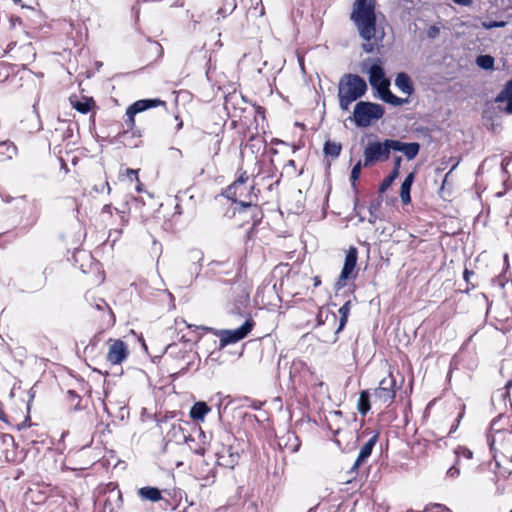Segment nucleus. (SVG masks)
<instances>
[{
  "mask_svg": "<svg viewBox=\"0 0 512 512\" xmlns=\"http://www.w3.org/2000/svg\"><path fill=\"white\" fill-rule=\"evenodd\" d=\"M476 64L484 70L494 68V58L491 55H480L476 58Z\"/></svg>",
  "mask_w": 512,
  "mask_h": 512,
  "instance_id": "b1692460",
  "label": "nucleus"
},
{
  "mask_svg": "<svg viewBox=\"0 0 512 512\" xmlns=\"http://www.w3.org/2000/svg\"><path fill=\"white\" fill-rule=\"evenodd\" d=\"M183 439L187 442L188 441V438L187 436L183 435Z\"/></svg>",
  "mask_w": 512,
  "mask_h": 512,
  "instance_id": "864d4df0",
  "label": "nucleus"
},
{
  "mask_svg": "<svg viewBox=\"0 0 512 512\" xmlns=\"http://www.w3.org/2000/svg\"><path fill=\"white\" fill-rule=\"evenodd\" d=\"M390 144L391 150L402 152L408 160L414 159L420 149V145L416 142L404 143L399 140L390 139Z\"/></svg>",
  "mask_w": 512,
  "mask_h": 512,
  "instance_id": "9b49d317",
  "label": "nucleus"
},
{
  "mask_svg": "<svg viewBox=\"0 0 512 512\" xmlns=\"http://www.w3.org/2000/svg\"><path fill=\"white\" fill-rule=\"evenodd\" d=\"M357 409L360 414L365 415L370 410V399L368 391H362L360 393Z\"/></svg>",
  "mask_w": 512,
  "mask_h": 512,
  "instance_id": "5701e85b",
  "label": "nucleus"
},
{
  "mask_svg": "<svg viewBox=\"0 0 512 512\" xmlns=\"http://www.w3.org/2000/svg\"><path fill=\"white\" fill-rule=\"evenodd\" d=\"M458 464H459V460L457 459L455 464L452 465L448 470H447V477L448 478H451V479H455L457 478L459 475H460V469L458 467Z\"/></svg>",
  "mask_w": 512,
  "mask_h": 512,
  "instance_id": "7c9ffc66",
  "label": "nucleus"
},
{
  "mask_svg": "<svg viewBox=\"0 0 512 512\" xmlns=\"http://www.w3.org/2000/svg\"><path fill=\"white\" fill-rule=\"evenodd\" d=\"M512 389V380H509L506 385L495 391L492 395V401L493 403H500L503 402L506 405V401L508 400L510 406H512L511 400H510V390Z\"/></svg>",
  "mask_w": 512,
  "mask_h": 512,
  "instance_id": "2eb2a0df",
  "label": "nucleus"
},
{
  "mask_svg": "<svg viewBox=\"0 0 512 512\" xmlns=\"http://www.w3.org/2000/svg\"><path fill=\"white\" fill-rule=\"evenodd\" d=\"M95 307L98 310H104L105 308H107L109 310V312L112 314L111 309L109 308L108 304L103 299H98L95 302Z\"/></svg>",
  "mask_w": 512,
  "mask_h": 512,
  "instance_id": "e433bc0d",
  "label": "nucleus"
},
{
  "mask_svg": "<svg viewBox=\"0 0 512 512\" xmlns=\"http://www.w3.org/2000/svg\"><path fill=\"white\" fill-rule=\"evenodd\" d=\"M217 464L226 468H234L238 463L239 455L232 451L231 446H222L221 450L216 452Z\"/></svg>",
  "mask_w": 512,
  "mask_h": 512,
  "instance_id": "9d476101",
  "label": "nucleus"
},
{
  "mask_svg": "<svg viewBox=\"0 0 512 512\" xmlns=\"http://www.w3.org/2000/svg\"><path fill=\"white\" fill-rule=\"evenodd\" d=\"M138 495L142 500L158 502L162 499L161 491L155 487H142L138 490Z\"/></svg>",
  "mask_w": 512,
  "mask_h": 512,
  "instance_id": "dca6fc26",
  "label": "nucleus"
},
{
  "mask_svg": "<svg viewBox=\"0 0 512 512\" xmlns=\"http://www.w3.org/2000/svg\"><path fill=\"white\" fill-rule=\"evenodd\" d=\"M377 440L378 434H375L361 447L359 455L353 465V469H357L370 457Z\"/></svg>",
  "mask_w": 512,
  "mask_h": 512,
  "instance_id": "f8f14e48",
  "label": "nucleus"
},
{
  "mask_svg": "<svg viewBox=\"0 0 512 512\" xmlns=\"http://www.w3.org/2000/svg\"><path fill=\"white\" fill-rule=\"evenodd\" d=\"M401 157L400 156H397L395 157L394 159V168L393 169H397V172L399 173V168H400V165H401Z\"/></svg>",
  "mask_w": 512,
  "mask_h": 512,
  "instance_id": "58836bf2",
  "label": "nucleus"
},
{
  "mask_svg": "<svg viewBox=\"0 0 512 512\" xmlns=\"http://www.w3.org/2000/svg\"><path fill=\"white\" fill-rule=\"evenodd\" d=\"M469 274H472V272H469L468 270H465L464 277L467 279V277H469Z\"/></svg>",
  "mask_w": 512,
  "mask_h": 512,
  "instance_id": "8fccbe9b",
  "label": "nucleus"
},
{
  "mask_svg": "<svg viewBox=\"0 0 512 512\" xmlns=\"http://www.w3.org/2000/svg\"><path fill=\"white\" fill-rule=\"evenodd\" d=\"M0 149H6L9 158H12V156L16 153V147L10 143H1Z\"/></svg>",
  "mask_w": 512,
  "mask_h": 512,
  "instance_id": "72a5a7b5",
  "label": "nucleus"
},
{
  "mask_svg": "<svg viewBox=\"0 0 512 512\" xmlns=\"http://www.w3.org/2000/svg\"><path fill=\"white\" fill-rule=\"evenodd\" d=\"M248 177L241 175L234 183L226 189V197L232 201H237V189H246Z\"/></svg>",
  "mask_w": 512,
  "mask_h": 512,
  "instance_id": "a211bd4d",
  "label": "nucleus"
},
{
  "mask_svg": "<svg viewBox=\"0 0 512 512\" xmlns=\"http://www.w3.org/2000/svg\"><path fill=\"white\" fill-rule=\"evenodd\" d=\"M351 20L365 41L362 45L363 50L367 53L373 52L382 39L376 36L375 0H355Z\"/></svg>",
  "mask_w": 512,
  "mask_h": 512,
  "instance_id": "f257e3e1",
  "label": "nucleus"
},
{
  "mask_svg": "<svg viewBox=\"0 0 512 512\" xmlns=\"http://www.w3.org/2000/svg\"><path fill=\"white\" fill-rule=\"evenodd\" d=\"M496 101L506 102L507 105L505 107V110L509 114H512V79L507 82L504 89L497 96Z\"/></svg>",
  "mask_w": 512,
  "mask_h": 512,
  "instance_id": "4468645a",
  "label": "nucleus"
},
{
  "mask_svg": "<svg viewBox=\"0 0 512 512\" xmlns=\"http://www.w3.org/2000/svg\"><path fill=\"white\" fill-rule=\"evenodd\" d=\"M128 356V350L125 343L121 340L114 341L108 350L107 360L113 364H121Z\"/></svg>",
  "mask_w": 512,
  "mask_h": 512,
  "instance_id": "6e6552de",
  "label": "nucleus"
},
{
  "mask_svg": "<svg viewBox=\"0 0 512 512\" xmlns=\"http://www.w3.org/2000/svg\"><path fill=\"white\" fill-rule=\"evenodd\" d=\"M395 387V379L392 375L382 379L379 384V388H388V390H394Z\"/></svg>",
  "mask_w": 512,
  "mask_h": 512,
  "instance_id": "c85d7f7f",
  "label": "nucleus"
},
{
  "mask_svg": "<svg viewBox=\"0 0 512 512\" xmlns=\"http://www.w3.org/2000/svg\"><path fill=\"white\" fill-rule=\"evenodd\" d=\"M200 271H201V264L199 263H193L190 267V272L194 275L192 278H191V281L190 283L193 282V280H195L198 275L200 274Z\"/></svg>",
  "mask_w": 512,
  "mask_h": 512,
  "instance_id": "f704fd0d",
  "label": "nucleus"
},
{
  "mask_svg": "<svg viewBox=\"0 0 512 512\" xmlns=\"http://www.w3.org/2000/svg\"><path fill=\"white\" fill-rule=\"evenodd\" d=\"M510 433H512V425H511V430H510Z\"/></svg>",
  "mask_w": 512,
  "mask_h": 512,
  "instance_id": "5fc2aeb1",
  "label": "nucleus"
},
{
  "mask_svg": "<svg viewBox=\"0 0 512 512\" xmlns=\"http://www.w3.org/2000/svg\"><path fill=\"white\" fill-rule=\"evenodd\" d=\"M126 176L129 179V181L132 182H138V171L134 169L128 168L126 170Z\"/></svg>",
  "mask_w": 512,
  "mask_h": 512,
  "instance_id": "c9c22d12",
  "label": "nucleus"
},
{
  "mask_svg": "<svg viewBox=\"0 0 512 512\" xmlns=\"http://www.w3.org/2000/svg\"><path fill=\"white\" fill-rule=\"evenodd\" d=\"M455 453L457 455L458 460H459L460 456H462L466 459L472 458V452L466 447H458L457 450L455 451Z\"/></svg>",
  "mask_w": 512,
  "mask_h": 512,
  "instance_id": "2f4dec72",
  "label": "nucleus"
},
{
  "mask_svg": "<svg viewBox=\"0 0 512 512\" xmlns=\"http://www.w3.org/2000/svg\"><path fill=\"white\" fill-rule=\"evenodd\" d=\"M195 453L199 454V455H203L205 453V448L199 447V448L195 449Z\"/></svg>",
  "mask_w": 512,
  "mask_h": 512,
  "instance_id": "37998d69",
  "label": "nucleus"
},
{
  "mask_svg": "<svg viewBox=\"0 0 512 512\" xmlns=\"http://www.w3.org/2000/svg\"><path fill=\"white\" fill-rule=\"evenodd\" d=\"M210 408L205 402L195 403L190 410V417L193 420H203Z\"/></svg>",
  "mask_w": 512,
  "mask_h": 512,
  "instance_id": "412c9836",
  "label": "nucleus"
},
{
  "mask_svg": "<svg viewBox=\"0 0 512 512\" xmlns=\"http://www.w3.org/2000/svg\"><path fill=\"white\" fill-rule=\"evenodd\" d=\"M510 512H512V510Z\"/></svg>",
  "mask_w": 512,
  "mask_h": 512,
  "instance_id": "6e6d98bb",
  "label": "nucleus"
},
{
  "mask_svg": "<svg viewBox=\"0 0 512 512\" xmlns=\"http://www.w3.org/2000/svg\"><path fill=\"white\" fill-rule=\"evenodd\" d=\"M175 120H176V121H178V122H177V125H176V131H179V130H181V129H182V127H183V122H182V120L179 118V116H178V115H176V116H175Z\"/></svg>",
  "mask_w": 512,
  "mask_h": 512,
  "instance_id": "ea45409f",
  "label": "nucleus"
},
{
  "mask_svg": "<svg viewBox=\"0 0 512 512\" xmlns=\"http://www.w3.org/2000/svg\"><path fill=\"white\" fill-rule=\"evenodd\" d=\"M489 445H490L491 450H493L494 449V439H492V440L489 439Z\"/></svg>",
  "mask_w": 512,
  "mask_h": 512,
  "instance_id": "09e8293b",
  "label": "nucleus"
},
{
  "mask_svg": "<svg viewBox=\"0 0 512 512\" xmlns=\"http://www.w3.org/2000/svg\"><path fill=\"white\" fill-rule=\"evenodd\" d=\"M383 115L384 108L380 104L361 101L354 107L353 120L358 127H368Z\"/></svg>",
  "mask_w": 512,
  "mask_h": 512,
  "instance_id": "7ed1b4c3",
  "label": "nucleus"
},
{
  "mask_svg": "<svg viewBox=\"0 0 512 512\" xmlns=\"http://www.w3.org/2000/svg\"><path fill=\"white\" fill-rule=\"evenodd\" d=\"M441 512H451V511L449 509H447V508H442Z\"/></svg>",
  "mask_w": 512,
  "mask_h": 512,
  "instance_id": "603ef678",
  "label": "nucleus"
},
{
  "mask_svg": "<svg viewBox=\"0 0 512 512\" xmlns=\"http://www.w3.org/2000/svg\"><path fill=\"white\" fill-rule=\"evenodd\" d=\"M376 401L384 405H390L395 398V390H388V388H377L374 392Z\"/></svg>",
  "mask_w": 512,
  "mask_h": 512,
  "instance_id": "6ab92c4d",
  "label": "nucleus"
},
{
  "mask_svg": "<svg viewBox=\"0 0 512 512\" xmlns=\"http://www.w3.org/2000/svg\"><path fill=\"white\" fill-rule=\"evenodd\" d=\"M397 169H393L392 172L384 178L382 183L380 184L379 191L380 193H384L395 181V179L398 177Z\"/></svg>",
  "mask_w": 512,
  "mask_h": 512,
  "instance_id": "a878e982",
  "label": "nucleus"
},
{
  "mask_svg": "<svg viewBox=\"0 0 512 512\" xmlns=\"http://www.w3.org/2000/svg\"><path fill=\"white\" fill-rule=\"evenodd\" d=\"M415 175L413 172L409 173L401 185L400 197L403 204L411 202V186L414 182Z\"/></svg>",
  "mask_w": 512,
  "mask_h": 512,
  "instance_id": "f3484780",
  "label": "nucleus"
},
{
  "mask_svg": "<svg viewBox=\"0 0 512 512\" xmlns=\"http://www.w3.org/2000/svg\"><path fill=\"white\" fill-rule=\"evenodd\" d=\"M452 1L461 6H470L473 3L472 0H452Z\"/></svg>",
  "mask_w": 512,
  "mask_h": 512,
  "instance_id": "4c0bfd02",
  "label": "nucleus"
},
{
  "mask_svg": "<svg viewBox=\"0 0 512 512\" xmlns=\"http://www.w3.org/2000/svg\"><path fill=\"white\" fill-rule=\"evenodd\" d=\"M103 187L107 189V192H108V193H110L111 188H110V185H109V183H108V182H105V184L103 185Z\"/></svg>",
  "mask_w": 512,
  "mask_h": 512,
  "instance_id": "de8ad7c7",
  "label": "nucleus"
},
{
  "mask_svg": "<svg viewBox=\"0 0 512 512\" xmlns=\"http://www.w3.org/2000/svg\"><path fill=\"white\" fill-rule=\"evenodd\" d=\"M173 429H174V430L178 429L179 431H181V430H182V427H181L180 425H178L177 427H176V426H173Z\"/></svg>",
  "mask_w": 512,
  "mask_h": 512,
  "instance_id": "3c124183",
  "label": "nucleus"
},
{
  "mask_svg": "<svg viewBox=\"0 0 512 512\" xmlns=\"http://www.w3.org/2000/svg\"><path fill=\"white\" fill-rule=\"evenodd\" d=\"M248 191V188L246 187V189H237V201H235L236 203H239L241 204L243 207H249L251 206V202H246L244 200H242V196L247 193Z\"/></svg>",
  "mask_w": 512,
  "mask_h": 512,
  "instance_id": "473e14b6",
  "label": "nucleus"
},
{
  "mask_svg": "<svg viewBox=\"0 0 512 512\" xmlns=\"http://www.w3.org/2000/svg\"><path fill=\"white\" fill-rule=\"evenodd\" d=\"M70 102L73 108L81 113L89 112L91 110L92 104L94 103L93 100L89 98H83L82 100H79L73 97L70 98Z\"/></svg>",
  "mask_w": 512,
  "mask_h": 512,
  "instance_id": "4be33fe9",
  "label": "nucleus"
},
{
  "mask_svg": "<svg viewBox=\"0 0 512 512\" xmlns=\"http://www.w3.org/2000/svg\"><path fill=\"white\" fill-rule=\"evenodd\" d=\"M380 96H381V99L386 102V103H389L393 106H401L403 104H406L408 103V99L405 98H399L397 97L396 95H394L390 90H389V87H387L386 89H384L383 91H381L380 93Z\"/></svg>",
  "mask_w": 512,
  "mask_h": 512,
  "instance_id": "aec40b11",
  "label": "nucleus"
},
{
  "mask_svg": "<svg viewBox=\"0 0 512 512\" xmlns=\"http://www.w3.org/2000/svg\"><path fill=\"white\" fill-rule=\"evenodd\" d=\"M171 152L173 153V155L181 156V152H180L178 149H174V148H172V149H171Z\"/></svg>",
  "mask_w": 512,
  "mask_h": 512,
  "instance_id": "a18cd8bd",
  "label": "nucleus"
},
{
  "mask_svg": "<svg viewBox=\"0 0 512 512\" xmlns=\"http://www.w3.org/2000/svg\"><path fill=\"white\" fill-rule=\"evenodd\" d=\"M287 440L289 442L293 441V443L291 445L288 446V449L292 452V453H295L299 450V447H300V442H299V439L298 437L296 436L295 433L293 432H288L287 435Z\"/></svg>",
  "mask_w": 512,
  "mask_h": 512,
  "instance_id": "cd10ccee",
  "label": "nucleus"
},
{
  "mask_svg": "<svg viewBox=\"0 0 512 512\" xmlns=\"http://www.w3.org/2000/svg\"><path fill=\"white\" fill-rule=\"evenodd\" d=\"M253 326L254 321L252 319H247L245 323L237 329L219 331L217 335L220 338L221 347H225L244 339L252 330Z\"/></svg>",
  "mask_w": 512,
  "mask_h": 512,
  "instance_id": "423d86ee",
  "label": "nucleus"
},
{
  "mask_svg": "<svg viewBox=\"0 0 512 512\" xmlns=\"http://www.w3.org/2000/svg\"><path fill=\"white\" fill-rule=\"evenodd\" d=\"M390 146V139L384 142H369L364 150L363 165L369 167L377 162L387 160L391 151Z\"/></svg>",
  "mask_w": 512,
  "mask_h": 512,
  "instance_id": "20e7f679",
  "label": "nucleus"
},
{
  "mask_svg": "<svg viewBox=\"0 0 512 512\" xmlns=\"http://www.w3.org/2000/svg\"><path fill=\"white\" fill-rule=\"evenodd\" d=\"M367 84L365 80L357 74H344L338 83L339 107L343 111H348L350 105L365 95Z\"/></svg>",
  "mask_w": 512,
  "mask_h": 512,
  "instance_id": "f03ea898",
  "label": "nucleus"
},
{
  "mask_svg": "<svg viewBox=\"0 0 512 512\" xmlns=\"http://www.w3.org/2000/svg\"><path fill=\"white\" fill-rule=\"evenodd\" d=\"M395 85L404 94L411 95L414 91L412 81L406 73H399L395 79Z\"/></svg>",
  "mask_w": 512,
  "mask_h": 512,
  "instance_id": "ddd939ff",
  "label": "nucleus"
},
{
  "mask_svg": "<svg viewBox=\"0 0 512 512\" xmlns=\"http://www.w3.org/2000/svg\"><path fill=\"white\" fill-rule=\"evenodd\" d=\"M103 213H109L111 214L112 212V206L110 204H107L103 207V210H102Z\"/></svg>",
  "mask_w": 512,
  "mask_h": 512,
  "instance_id": "79ce46f5",
  "label": "nucleus"
},
{
  "mask_svg": "<svg viewBox=\"0 0 512 512\" xmlns=\"http://www.w3.org/2000/svg\"><path fill=\"white\" fill-rule=\"evenodd\" d=\"M358 258L357 248L351 246L345 257L344 265L337 281L338 288L344 287L346 285V281L349 279H353L357 275L356 271V263Z\"/></svg>",
  "mask_w": 512,
  "mask_h": 512,
  "instance_id": "0eeeda50",
  "label": "nucleus"
},
{
  "mask_svg": "<svg viewBox=\"0 0 512 512\" xmlns=\"http://www.w3.org/2000/svg\"><path fill=\"white\" fill-rule=\"evenodd\" d=\"M135 190L137 192H141L142 191V184H141V182L139 180H138V182H136Z\"/></svg>",
  "mask_w": 512,
  "mask_h": 512,
  "instance_id": "c03bdc74",
  "label": "nucleus"
},
{
  "mask_svg": "<svg viewBox=\"0 0 512 512\" xmlns=\"http://www.w3.org/2000/svg\"><path fill=\"white\" fill-rule=\"evenodd\" d=\"M350 301H347L343 306L339 308V314L341 315L340 323L337 331H340L343 329L347 322V318L350 312Z\"/></svg>",
  "mask_w": 512,
  "mask_h": 512,
  "instance_id": "bb28decb",
  "label": "nucleus"
},
{
  "mask_svg": "<svg viewBox=\"0 0 512 512\" xmlns=\"http://www.w3.org/2000/svg\"><path fill=\"white\" fill-rule=\"evenodd\" d=\"M287 166H288V167H293V168H294V167H295V161H294V160H289V161L287 162Z\"/></svg>",
  "mask_w": 512,
  "mask_h": 512,
  "instance_id": "49530a36",
  "label": "nucleus"
},
{
  "mask_svg": "<svg viewBox=\"0 0 512 512\" xmlns=\"http://www.w3.org/2000/svg\"><path fill=\"white\" fill-rule=\"evenodd\" d=\"M341 149V145L336 142L327 141L324 145V153L333 158L340 155Z\"/></svg>",
  "mask_w": 512,
  "mask_h": 512,
  "instance_id": "393cba45",
  "label": "nucleus"
},
{
  "mask_svg": "<svg viewBox=\"0 0 512 512\" xmlns=\"http://www.w3.org/2000/svg\"><path fill=\"white\" fill-rule=\"evenodd\" d=\"M369 81L379 93L389 87V81L385 78L384 70L380 65L374 64L369 69Z\"/></svg>",
  "mask_w": 512,
  "mask_h": 512,
  "instance_id": "1a4fd4ad",
  "label": "nucleus"
},
{
  "mask_svg": "<svg viewBox=\"0 0 512 512\" xmlns=\"http://www.w3.org/2000/svg\"><path fill=\"white\" fill-rule=\"evenodd\" d=\"M165 106L166 103L160 99H142L134 102L132 105H130L126 110V120H125V126L127 127V130L124 131V134L127 133L128 130H132L135 126V115L137 113L143 112L147 109L158 107V106Z\"/></svg>",
  "mask_w": 512,
  "mask_h": 512,
  "instance_id": "39448f33",
  "label": "nucleus"
},
{
  "mask_svg": "<svg viewBox=\"0 0 512 512\" xmlns=\"http://www.w3.org/2000/svg\"><path fill=\"white\" fill-rule=\"evenodd\" d=\"M502 26H504V22H493L490 25H488L487 27L493 28V27H502Z\"/></svg>",
  "mask_w": 512,
  "mask_h": 512,
  "instance_id": "a19ab883",
  "label": "nucleus"
},
{
  "mask_svg": "<svg viewBox=\"0 0 512 512\" xmlns=\"http://www.w3.org/2000/svg\"><path fill=\"white\" fill-rule=\"evenodd\" d=\"M361 169H362V163L361 161H359L353 168H352V171H351V175H350V180L352 182V184L354 185V183L359 179L360 177V174H361Z\"/></svg>",
  "mask_w": 512,
  "mask_h": 512,
  "instance_id": "c756f323",
  "label": "nucleus"
}]
</instances>
